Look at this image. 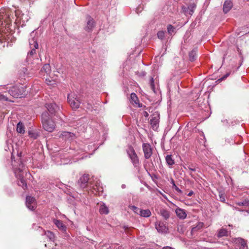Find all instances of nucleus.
Segmentation results:
<instances>
[{
  "label": "nucleus",
  "mask_w": 249,
  "mask_h": 249,
  "mask_svg": "<svg viewBox=\"0 0 249 249\" xmlns=\"http://www.w3.org/2000/svg\"><path fill=\"white\" fill-rule=\"evenodd\" d=\"M89 180V176L84 175L80 178L78 183L81 188H84L87 187ZM89 184V189L94 195H97L100 192L103 191V188L101 186L100 182L97 178L92 179V180L90 181Z\"/></svg>",
  "instance_id": "obj_1"
},
{
  "label": "nucleus",
  "mask_w": 249,
  "mask_h": 249,
  "mask_svg": "<svg viewBox=\"0 0 249 249\" xmlns=\"http://www.w3.org/2000/svg\"><path fill=\"white\" fill-rule=\"evenodd\" d=\"M26 86L18 83L12 87H8L7 85L0 86V89L8 90V93L13 97H22L26 95Z\"/></svg>",
  "instance_id": "obj_2"
},
{
  "label": "nucleus",
  "mask_w": 249,
  "mask_h": 249,
  "mask_svg": "<svg viewBox=\"0 0 249 249\" xmlns=\"http://www.w3.org/2000/svg\"><path fill=\"white\" fill-rule=\"evenodd\" d=\"M19 13V10H15L13 12L8 8L0 10V27L9 25L12 19L14 18V15L18 18Z\"/></svg>",
  "instance_id": "obj_3"
},
{
  "label": "nucleus",
  "mask_w": 249,
  "mask_h": 249,
  "mask_svg": "<svg viewBox=\"0 0 249 249\" xmlns=\"http://www.w3.org/2000/svg\"><path fill=\"white\" fill-rule=\"evenodd\" d=\"M14 171L16 177L19 179L18 185L26 189L27 188V183L23 178L24 174L26 173L24 164L20 162L18 167L14 168Z\"/></svg>",
  "instance_id": "obj_4"
},
{
  "label": "nucleus",
  "mask_w": 249,
  "mask_h": 249,
  "mask_svg": "<svg viewBox=\"0 0 249 249\" xmlns=\"http://www.w3.org/2000/svg\"><path fill=\"white\" fill-rule=\"evenodd\" d=\"M40 74L45 79L46 83L48 85L54 86L56 84L55 79H53L50 76L51 73V68L49 64H45L41 68Z\"/></svg>",
  "instance_id": "obj_5"
},
{
  "label": "nucleus",
  "mask_w": 249,
  "mask_h": 249,
  "mask_svg": "<svg viewBox=\"0 0 249 249\" xmlns=\"http://www.w3.org/2000/svg\"><path fill=\"white\" fill-rule=\"evenodd\" d=\"M42 124L44 129L47 131L52 132L55 128V124L50 119L47 112H44L42 114Z\"/></svg>",
  "instance_id": "obj_6"
},
{
  "label": "nucleus",
  "mask_w": 249,
  "mask_h": 249,
  "mask_svg": "<svg viewBox=\"0 0 249 249\" xmlns=\"http://www.w3.org/2000/svg\"><path fill=\"white\" fill-rule=\"evenodd\" d=\"M68 101L73 109L79 108L80 102L77 96L74 93H71L68 95Z\"/></svg>",
  "instance_id": "obj_7"
},
{
  "label": "nucleus",
  "mask_w": 249,
  "mask_h": 249,
  "mask_svg": "<svg viewBox=\"0 0 249 249\" xmlns=\"http://www.w3.org/2000/svg\"><path fill=\"white\" fill-rule=\"evenodd\" d=\"M127 153L131 159L134 166L136 168L138 167L140 164L139 159L134 148L132 146L128 147L127 149Z\"/></svg>",
  "instance_id": "obj_8"
},
{
  "label": "nucleus",
  "mask_w": 249,
  "mask_h": 249,
  "mask_svg": "<svg viewBox=\"0 0 249 249\" xmlns=\"http://www.w3.org/2000/svg\"><path fill=\"white\" fill-rule=\"evenodd\" d=\"M46 107L52 116H59L61 112L60 107L55 103L46 104Z\"/></svg>",
  "instance_id": "obj_9"
},
{
  "label": "nucleus",
  "mask_w": 249,
  "mask_h": 249,
  "mask_svg": "<svg viewBox=\"0 0 249 249\" xmlns=\"http://www.w3.org/2000/svg\"><path fill=\"white\" fill-rule=\"evenodd\" d=\"M26 207L30 210L34 211L36 207V202L35 198L31 196H27L26 199Z\"/></svg>",
  "instance_id": "obj_10"
},
{
  "label": "nucleus",
  "mask_w": 249,
  "mask_h": 249,
  "mask_svg": "<svg viewBox=\"0 0 249 249\" xmlns=\"http://www.w3.org/2000/svg\"><path fill=\"white\" fill-rule=\"evenodd\" d=\"M142 150L144 153V158L146 159H149L152 154V149L151 146L147 143L142 144Z\"/></svg>",
  "instance_id": "obj_11"
},
{
  "label": "nucleus",
  "mask_w": 249,
  "mask_h": 249,
  "mask_svg": "<svg viewBox=\"0 0 249 249\" xmlns=\"http://www.w3.org/2000/svg\"><path fill=\"white\" fill-rule=\"evenodd\" d=\"M36 33L34 31L30 34V38L29 39V45L30 48L32 47L37 48L38 43H37V39L36 37Z\"/></svg>",
  "instance_id": "obj_12"
},
{
  "label": "nucleus",
  "mask_w": 249,
  "mask_h": 249,
  "mask_svg": "<svg viewBox=\"0 0 249 249\" xmlns=\"http://www.w3.org/2000/svg\"><path fill=\"white\" fill-rule=\"evenodd\" d=\"M155 228L159 232L165 233L168 230L165 224L161 221H157L155 223Z\"/></svg>",
  "instance_id": "obj_13"
},
{
  "label": "nucleus",
  "mask_w": 249,
  "mask_h": 249,
  "mask_svg": "<svg viewBox=\"0 0 249 249\" xmlns=\"http://www.w3.org/2000/svg\"><path fill=\"white\" fill-rule=\"evenodd\" d=\"M175 213L178 216L180 219H184L187 217L186 211L180 208H177L175 210Z\"/></svg>",
  "instance_id": "obj_14"
},
{
  "label": "nucleus",
  "mask_w": 249,
  "mask_h": 249,
  "mask_svg": "<svg viewBox=\"0 0 249 249\" xmlns=\"http://www.w3.org/2000/svg\"><path fill=\"white\" fill-rule=\"evenodd\" d=\"M237 246L239 247L240 249H248L246 242L244 239L241 238H236L234 241Z\"/></svg>",
  "instance_id": "obj_15"
},
{
  "label": "nucleus",
  "mask_w": 249,
  "mask_h": 249,
  "mask_svg": "<svg viewBox=\"0 0 249 249\" xmlns=\"http://www.w3.org/2000/svg\"><path fill=\"white\" fill-rule=\"evenodd\" d=\"M159 116H153L150 119V124L153 129L156 130L157 129L159 126Z\"/></svg>",
  "instance_id": "obj_16"
},
{
  "label": "nucleus",
  "mask_w": 249,
  "mask_h": 249,
  "mask_svg": "<svg viewBox=\"0 0 249 249\" xmlns=\"http://www.w3.org/2000/svg\"><path fill=\"white\" fill-rule=\"evenodd\" d=\"M232 6L233 4L231 0H225L223 7V12L225 13H228L231 9Z\"/></svg>",
  "instance_id": "obj_17"
},
{
  "label": "nucleus",
  "mask_w": 249,
  "mask_h": 249,
  "mask_svg": "<svg viewBox=\"0 0 249 249\" xmlns=\"http://www.w3.org/2000/svg\"><path fill=\"white\" fill-rule=\"evenodd\" d=\"M53 223L57 227L62 231H66L67 230L66 226L63 224V222L60 220L54 219Z\"/></svg>",
  "instance_id": "obj_18"
},
{
  "label": "nucleus",
  "mask_w": 249,
  "mask_h": 249,
  "mask_svg": "<svg viewBox=\"0 0 249 249\" xmlns=\"http://www.w3.org/2000/svg\"><path fill=\"white\" fill-rule=\"evenodd\" d=\"M87 18L88 21L87 26L85 27V29L86 31H90L92 29L94 26V22L93 19L90 17H88Z\"/></svg>",
  "instance_id": "obj_19"
},
{
  "label": "nucleus",
  "mask_w": 249,
  "mask_h": 249,
  "mask_svg": "<svg viewBox=\"0 0 249 249\" xmlns=\"http://www.w3.org/2000/svg\"><path fill=\"white\" fill-rule=\"evenodd\" d=\"M61 136L63 138L69 141L73 140L75 137L73 133L66 131L62 132L61 134Z\"/></svg>",
  "instance_id": "obj_20"
},
{
  "label": "nucleus",
  "mask_w": 249,
  "mask_h": 249,
  "mask_svg": "<svg viewBox=\"0 0 249 249\" xmlns=\"http://www.w3.org/2000/svg\"><path fill=\"white\" fill-rule=\"evenodd\" d=\"M230 231H229L227 229L224 228H221L218 231L217 233V236L218 238L222 237L223 236H227L230 234Z\"/></svg>",
  "instance_id": "obj_21"
},
{
  "label": "nucleus",
  "mask_w": 249,
  "mask_h": 249,
  "mask_svg": "<svg viewBox=\"0 0 249 249\" xmlns=\"http://www.w3.org/2000/svg\"><path fill=\"white\" fill-rule=\"evenodd\" d=\"M99 212L102 214H107L109 213L108 208L104 203L100 204Z\"/></svg>",
  "instance_id": "obj_22"
},
{
  "label": "nucleus",
  "mask_w": 249,
  "mask_h": 249,
  "mask_svg": "<svg viewBox=\"0 0 249 249\" xmlns=\"http://www.w3.org/2000/svg\"><path fill=\"white\" fill-rule=\"evenodd\" d=\"M139 215L143 217H149L151 215V212L149 209H141Z\"/></svg>",
  "instance_id": "obj_23"
},
{
  "label": "nucleus",
  "mask_w": 249,
  "mask_h": 249,
  "mask_svg": "<svg viewBox=\"0 0 249 249\" xmlns=\"http://www.w3.org/2000/svg\"><path fill=\"white\" fill-rule=\"evenodd\" d=\"M196 49H194L189 53V56L190 61H193L196 59Z\"/></svg>",
  "instance_id": "obj_24"
},
{
  "label": "nucleus",
  "mask_w": 249,
  "mask_h": 249,
  "mask_svg": "<svg viewBox=\"0 0 249 249\" xmlns=\"http://www.w3.org/2000/svg\"><path fill=\"white\" fill-rule=\"evenodd\" d=\"M235 204L239 206L249 207V200L246 199L242 201L236 202Z\"/></svg>",
  "instance_id": "obj_25"
},
{
  "label": "nucleus",
  "mask_w": 249,
  "mask_h": 249,
  "mask_svg": "<svg viewBox=\"0 0 249 249\" xmlns=\"http://www.w3.org/2000/svg\"><path fill=\"white\" fill-rule=\"evenodd\" d=\"M161 215L165 219H168L170 217L169 212L166 210L162 209L160 211Z\"/></svg>",
  "instance_id": "obj_26"
},
{
  "label": "nucleus",
  "mask_w": 249,
  "mask_h": 249,
  "mask_svg": "<svg viewBox=\"0 0 249 249\" xmlns=\"http://www.w3.org/2000/svg\"><path fill=\"white\" fill-rule=\"evenodd\" d=\"M166 161L169 166H172L174 164V160L173 159L171 155H168L165 158Z\"/></svg>",
  "instance_id": "obj_27"
},
{
  "label": "nucleus",
  "mask_w": 249,
  "mask_h": 249,
  "mask_svg": "<svg viewBox=\"0 0 249 249\" xmlns=\"http://www.w3.org/2000/svg\"><path fill=\"white\" fill-rule=\"evenodd\" d=\"M17 131L18 133H23L24 130V125L21 122H19L17 124Z\"/></svg>",
  "instance_id": "obj_28"
},
{
  "label": "nucleus",
  "mask_w": 249,
  "mask_h": 249,
  "mask_svg": "<svg viewBox=\"0 0 249 249\" xmlns=\"http://www.w3.org/2000/svg\"><path fill=\"white\" fill-rule=\"evenodd\" d=\"M131 102L135 104H138L139 102L138 98L135 93H132L130 95Z\"/></svg>",
  "instance_id": "obj_29"
},
{
  "label": "nucleus",
  "mask_w": 249,
  "mask_h": 249,
  "mask_svg": "<svg viewBox=\"0 0 249 249\" xmlns=\"http://www.w3.org/2000/svg\"><path fill=\"white\" fill-rule=\"evenodd\" d=\"M31 49V51L28 53L27 58L28 61L32 60L33 56L36 53V48L32 47V48Z\"/></svg>",
  "instance_id": "obj_30"
},
{
  "label": "nucleus",
  "mask_w": 249,
  "mask_h": 249,
  "mask_svg": "<svg viewBox=\"0 0 249 249\" xmlns=\"http://www.w3.org/2000/svg\"><path fill=\"white\" fill-rule=\"evenodd\" d=\"M44 235L48 238L50 241H53L54 239V234L50 231H47L45 232Z\"/></svg>",
  "instance_id": "obj_31"
},
{
  "label": "nucleus",
  "mask_w": 249,
  "mask_h": 249,
  "mask_svg": "<svg viewBox=\"0 0 249 249\" xmlns=\"http://www.w3.org/2000/svg\"><path fill=\"white\" fill-rule=\"evenodd\" d=\"M204 226V224L202 222H198L196 226H195L192 228V231L196 232L197 231L201 229Z\"/></svg>",
  "instance_id": "obj_32"
},
{
  "label": "nucleus",
  "mask_w": 249,
  "mask_h": 249,
  "mask_svg": "<svg viewBox=\"0 0 249 249\" xmlns=\"http://www.w3.org/2000/svg\"><path fill=\"white\" fill-rule=\"evenodd\" d=\"M175 28L172 25H169L167 27V32L170 35H172L175 32Z\"/></svg>",
  "instance_id": "obj_33"
},
{
  "label": "nucleus",
  "mask_w": 249,
  "mask_h": 249,
  "mask_svg": "<svg viewBox=\"0 0 249 249\" xmlns=\"http://www.w3.org/2000/svg\"><path fill=\"white\" fill-rule=\"evenodd\" d=\"M165 32L163 31H160L157 33V36L160 39H163L165 37Z\"/></svg>",
  "instance_id": "obj_34"
},
{
  "label": "nucleus",
  "mask_w": 249,
  "mask_h": 249,
  "mask_svg": "<svg viewBox=\"0 0 249 249\" xmlns=\"http://www.w3.org/2000/svg\"><path fill=\"white\" fill-rule=\"evenodd\" d=\"M129 207L135 213L139 214L140 209L135 206H130Z\"/></svg>",
  "instance_id": "obj_35"
},
{
  "label": "nucleus",
  "mask_w": 249,
  "mask_h": 249,
  "mask_svg": "<svg viewBox=\"0 0 249 249\" xmlns=\"http://www.w3.org/2000/svg\"><path fill=\"white\" fill-rule=\"evenodd\" d=\"M29 135L30 136V137L33 138L34 139H36L38 136L37 133L32 131H29Z\"/></svg>",
  "instance_id": "obj_36"
},
{
  "label": "nucleus",
  "mask_w": 249,
  "mask_h": 249,
  "mask_svg": "<svg viewBox=\"0 0 249 249\" xmlns=\"http://www.w3.org/2000/svg\"><path fill=\"white\" fill-rule=\"evenodd\" d=\"M219 200L222 202H225V196L224 194L219 193Z\"/></svg>",
  "instance_id": "obj_37"
},
{
  "label": "nucleus",
  "mask_w": 249,
  "mask_h": 249,
  "mask_svg": "<svg viewBox=\"0 0 249 249\" xmlns=\"http://www.w3.org/2000/svg\"><path fill=\"white\" fill-rule=\"evenodd\" d=\"M0 101H9L8 98L5 96V95H3L1 93H0Z\"/></svg>",
  "instance_id": "obj_38"
},
{
  "label": "nucleus",
  "mask_w": 249,
  "mask_h": 249,
  "mask_svg": "<svg viewBox=\"0 0 249 249\" xmlns=\"http://www.w3.org/2000/svg\"><path fill=\"white\" fill-rule=\"evenodd\" d=\"M150 86L152 89L155 92V89H154V82L153 78H151L150 79Z\"/></svg>",
  "instance_id": "obj_39"
},
{
  "label": "nucleus",
  "mask_w": 249,
  "mask_h": 249,
  "mask_svg": "<svg viewBox=\"0 0 249 249\" xmlns=\"http://www.w3.org/2000/svg\"><path fill=\"white\" fill-rule=\"evenodd\" d=\"M84 107H85L87 109H89V110H91L92 109V106L89 104V103H87V105H85V104H84Z\"/></svg>",
  "instance_id": "obj_40"
},
{
  "label": "nucleus",
  "mask_w": 249,
  "mask_h": 249,
  "mask_svg": "<svg viewBox=\"0 0 249 249\" xmlns=\"http://www.w3.org/2000/svg\"><path fill=\"white\" fill-rule=\"evenodd\" d=\"M188 169L191 171H196V168L195 167H194L193 166H190V165L188 166Z\"/></svg>",
  "instance_id": "obj_41"
},
{
  "label": "nucleus",
  "mask_w": 249,
  "mask_h": 249,
  "mask_svg": "<svg viewBox=\"0 0 249 249\" xmlns=\"http://www.w3.org/2000/svg\"><path fill=\"white\" fill-rule=\"evenodd\" d=\"M195 6H190L191 9H190V11H189V14L190 15H192V14L193 13V12H194V9L195 8Z\"/></svg>",
  "instance_id": "obj_42"
},
{
  "label": "nucleus",
  "mask_w": 249,
  "mask_h": 249,
  "mask_svg": "<svg viewBox=\"0 0 249 249\" xmlns=\"http://www.w3.org/2000/svg\"><path fill=\"white\" fill-rule=\"evenodd\" d=\"M175 189L179 194H181L182 193V191L180 189H179L177 186H175Z\"/></svg>",
  "instance_id": "obj_43"
},
{
  "label": "nucleus",
  "mask_w": 249,
  "mask_h": 249,
  "mask_svg": "<svg viewBox=\"0 0 249 249\" xmlns=\"http://www.w3.org/2000/svg\"><path fill=\"white\" fill-rule=\"evenodd\" d=\"M193 194H194L193 191H190V192L188 194V195H188V196H192L193 195Z\"/></svg>",
  "instance_id": "obj_44"
},
{
  "label": "nucleus",
  "mask_w": 249,
  "mask_h": 249,
  "mask_svg": "<svg viewBox=\"0 0 249 249\" xmlns=\"http://www.w3.org/2000/svg\"><path fill=\"white\" fill-rule=\"evenodd\" d=\"M234 208L235 210H237V211H243V210H242L241 209H240V208H236V207H234Z\"/></svg>",
  "instance_id": "obj_45"
},
{
  "label": "nucleus",
  "mask_w": 249,
  "mask_h": 249,
  "mask_svg": "<svg viewBox=\"0 0 249 249\" xmlns=\"http://www.w3.org/2000/svg\"><path fill=\"white\" fill-rule=\"evenodd\" d=\"M172 182H173V187L175 189V186H176V184H175V182H174V180H173V179H172Z\"/></svg>",
  "instance_id": "obj_46"
},
{
  "label": "nucleus",
  "mask_w": 249,
  "mask_h": 249,
  "mask_svg": "<svg viewBox=\"0 0 249 249\" xmlns=\"http://www.w3.org/2000/svg\"><path fill=\"white\" fill-rule=\"evenodd\" d=\"M172 182H173V187L175 189V186H176V184H175V182H174V180H173V179H172Z\"/></svg>",
  "instance_id": "obj_47"
},
{
  "label": "nucleus",
  "mask_w": 249,
  "mask_h": 249,
  "mask_svg": "<svg viewBox=\"0 0 249 249\" xmlns=\"http://www.w3.org/2000/svg\"><path fill=\"white\" fill-rule=\"evenodd\" d=\"M125 187H126V186H125V184H123V185H122V188L123 189L125 188Z\"/></svg>",
  "instance_id": "obj_48"
},
{
  "label": "nucleus",
  "mask_w": 249,
  "mask_h": 249,
  "mask_svg": "<svg viewBox=\"0 0 249 249\" xmlns=\"http://www.w3.org/2000/svg\"><path fill=\"white\" fill-rule=\"evenodd\" d=\"M228 75H229V74H228V73L226 74L224 76L223 78H226V77H228Z\"/></svg>",
  "instance_id": "obj_49"
},
{
  "label": "nucleus",
  "mask_w": 249,
  "mask_h": 249,
  "mask_svg": "<svg viewBox=\"0 0 249 249\" xmlns=\"http://www.w3.org/2000/svg\"><path fill=\"white\" fill-rule=\"evenodd\" d=\"M0 41H1V42H2V41H2V39L1 38V37H0Z\"/></svg>",
  "instance_id": "obj_50"
},
{
  "label": "nucleus",
  "mask_w": 249,
  "mask_h": 249,
  "mask_svg": "<svg viewBox=\"0 0 249 249\" xmlns=\"http://www.w3.org/2000/svg\"><path fill=\"white\" fill-rule=\"evenodd\" d=\"M190 175L192 177H193V175H192V174L191 173H190Z\"/></svg>",
  "instance_id": "obj_51"
},
{
  "label": "nucleus",
  "mask_w": 249,
  "mask_h": 249,
  "mask_svg": "<svg viewBox=\"0 0 249 249\" xmlns=\"http://www.w3.org/2000/svg\"><path fill=\"white\" fill-rule=\"evenodd\" d=\"M229 227H232V225H228Z\"/></svg>",
  "instance_id": "obj_52"
}]
</instances>
